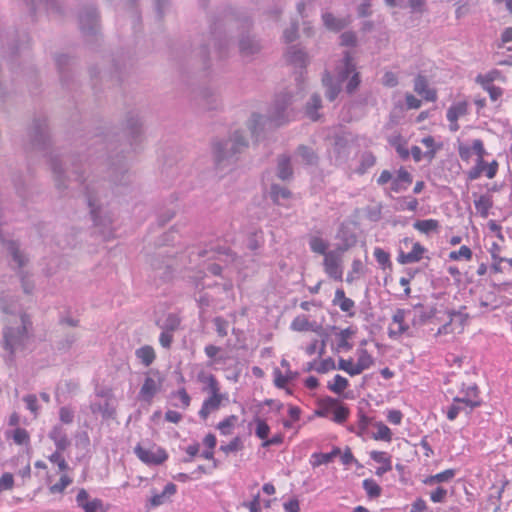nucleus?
<instances>
[{
    "instance_id": "f257e3e1",
    "label": "nucleus",
    "mask_w": 512,
    "mask_h": 512,
    "mask_svg": "<svg viewBox=\"0 0 512 512\" xmlns=\"http://www.w3.org/2000/svg\"><path fill=\"white\" fill-rule=\"evenodd\" d=\"M291 98L290 93L279 94L271 104L267 116L253 114L248 123L251 134L258 137L266 126L279 127L292 121L295 113L290 107Z\"/></svg>"
},
{
    "instance_id": "f03ea898",
    "label": "nucleus",
    "mask_w": 512,
    "mask_h": 512,
    "mask_svg": "<svg viewBox=\"0 0 512 512\" xmlns=\"http://www.w3.org/2000/svg\"><path fill=\"white\" fill-rule=\"evenodd\" d=\"M1 308L5 313L13 314L8 320L3 332L4 348L10 352H14L19 346L24 345L28 338V329L31 325L25 314H15L16 310H9L1 300Z\"/></svg>"
},
{
    "instance_id": "7ed1b4c3",
    "label": "nucleus",
    "mask_w": 512,
    "mask_h": 512,
    "mask_svg": "<svg viewBox=\"0 0 512 512\" xmlns=\"http://www.w3.org/2000/svg\"><path fill=\"white\" fill-rule=\"evenodd\" d=\"M247 147V140L241 131H235L225 140L216 141L213 144V154L217 165H225L234 161L236 155Z\"/></svg>"
},
{
    "instance_id": "20e7f679",
    "label": "nucleus",
    "mask_w": 512,
    "mask_h": 512,
    "mask_svg": "<svg viewBox=\"0 0 512 512\" xmlns=\"http://www.w3.org/2000/svg\"><path fill=\"white\" fill-rule=\"evenodd\" d=\"M343 61V67L338 70L336 76H327L323 79V84L326 88L325 96L331 102L338 97L342 90L343 82L347 80L350 73L355 70V64L349 52L344 53Z\"/></svg>"
},
{
    "instance_id": "39448f33",
    "label": "nucleus",
    "mask_w": 512,
    "mask_h": 512,
    "mask_svg": "<svg viewBox=\"0 0 512 512\" xmlns=\"http://www.w3.org/2000/svg\"><path fill=\"white\" fill-rule=\"evenodd\" d=\"M164 378L158 370H150L145 374L143 384L138 393V399L151 404L153 398L161 391Z\"/></svg>"
},
{
    "instance_id": "423d86ee",
    "label": "nucleus",
    "mask_w": 512,
    "mask_h": 512,
    "mask_svg": "<svg viewBox=\"0 0 512 512\" xmlns=\"http://www.w3.org/2000/svg\"><path fill=\"white\" fill-rule=\"evenodd\" d=\"M408 314H412V325L415 327L440 323L443 317L440 316L441 312L437 311L435 307H425L422 304H416L412 310H408Z\"/></svg>"
},
{
    "instance_id": "0eeeda50",
    "label": "nucleus",
    "mask_w": 512,
    "mask_h": 512,
    "mask_svg": "<svg viewBox=\"0 0 512 512\" xmlns=\"http://www.w3.org/2000/svg\"><path fill=\"white\" fill-rule=\"evenodd\" d=\"M325 247L322 244V254H324V268L326 274L335 281H342L343 268H342V252L330 251L324 253Z\"/></svg>"
},
{
    "instance_id": "6e6552de",
    "label": "nucleus",
    "mask_w": 512,
    "mask_h": 512,
    "mask_svg": "<svg viewBox=\"0 0 512 512\" xmlns=\"http://www.w3.org/2000/svg\"><path fill=\"white\" fill-rule=\"evenodd\" d=\"M134 453L143 463L147 465H160L168 458L166 451L158 446L145 448L141 445H137L134 448Z\"/></svg>"
},
{
    "instance_id": "1a4fd4ad",
    "label": "nucleus",
    "mask_w": 512,
    "mask_h": 512,
    "mask_svg": "<svg viewBox=\"0 0 512 512\" xmlns=\"http://www.w3.org/2000/svg\"><path fill=\"white\" fill-rule=\"evenodd\" d=\"M208 396L204 399L202 406L198 412L199 417L206 420L210 414L216 412L224 401H228V394L222 393L221 389L208 392Z\"/></svg>"
},
{
    "instance_id": "9d476101",
    "label": "nucleus",
    "mask_w": 512,
    "mask_h": 512,
    "mask_svg": "<svg viewBox=\"0 0 512 512\" xmlns=\"http://www.w3.org/2000/svg\"><path fill=\"white\" fill-rule=\"evenodd\" d=\"M348 408L339 404L332 398L322 399V417L331 416V420L336 423H343L348 416Z\"/></svg>"
},
{
    "instance_id": "9b49d317",
    "label": "nucleus",
    "mask_w": 512,
    "mask_h": 512,
    "mask_svg": "<svg viewBox=\"0 0 512 512\" xmlns=\"http://www.w3.org/2000/svg\"><path fill=\"white\" fill-rule=\"evenodd\" d=\"M177 486L174 483H168L165 485L161 492H157L155 489L151 490V497L149 499V505L152 508L158 507L170 501L171 497L176 493Z\"/></svg>"
},
{
    "instance_id": "f8f14e48",
    "label": "nucleus",
    "mask_w": 512,
    "mask_h": 512,
    "mask_svg": "<svg viewBox=\"0 0 512 512\" xmlns=\"http://www.w3.org/2000/svg\"><path fill=\"white\" fill-rule=\"evenodd\" d=\"M101 397L105 398L104 403H93L91 409L94 413H100L103 418H112L115 414L114 400L110 392H102Z\"/></svg>"
},
{
    "instance_id": "ddd939ff",
    "label": "nucleus",
    "mask_w": 512,
    "mask_h": 512,
    "mask_svg": "<svg viewBox=\"0 0 512 512\" xmlns=\"http://www.w3.org/2000/svg\"><path fill=\"white\" fill-rule=\"evenodd\" d=\"M82 31L94 32L98 24V15L94 7H89L79 17Z\"/></svg>"
},
{
    "instance_id": "4468645a",
    "label": "nucleus",
    "mask_w": 512,
    "mask_h": 512,
    "mask_svg": "<svg viewBox=\"0 0 512 512\" xmlns=\"http://www.w3.org/2000/svg\"><path fill=\"white\" fill-rule=\"evenodd\" d=\"M332 304L340 308L341 311L348 313L349 316L354 315L355 303L352 299L345 296L343 289H337Z\"/></svg>"
},
{
    "instance_id": "2eb2a0df",
    "label": "nucleus",
    "mask_w": 512,
    "mask_h": 512,
    "mask_svg": "<svg viewBox=\"0 0 512 512\" xmlns=\"http://www.w3.org/2000/svg\"><path fill=\"white\" fill-rule=\"evenodd\" d=\"M49 438L54 442L56 450H66L70 446L66 431L61 426H55L49 432Z\"/></svg>"
},
{
    "instance_id": "dca6fc26",
    "label": "nucleus",
    "mask_w": 512,
    "mask_h": 512,
    "mask_svg": "<svg viewBox=\"0 0 512 512\" xmlns=\"http://www.w3.org/2000/svg\"><path fill=\"white\" fill-rule=\"evenodd\" d=\"M201 258H207L208 260L216 259L222 262H227L229 259L235 261L234 256L226 248L212 247L210 250H204L198 254Z\"/></svg>"
},
{
    "instance_id": "f3484780",
    "label": "nucleus",
    "mask_w": 512,
    "mask_h": 512,
    "mask_svg": "<svg viewBox=\"0 0 512 512\" xmlns=\"http://www.w3.org/2000/svg\"><path fill=\"white\" fill-rule=\"evenodd\" d=\"M354 335V331L351 328H346L335 333L333 344L335 345L336 352L341 350H350L352 345L348 340Z\"/></svg>"
},
{
    "instance_id": "a211bd4d",
    "label": "nucleus",
    "mask_w": 512,
    "mask_h": 512,
    "mask_svg": "<svg viewBox=\"0 0 512 512\" xmlns=\"http://www.w3.org/2000/svg\"><path fill=\"white\" fill-rule=\"evenodd\" d=\"M425 248L418 242L413 244L412 251L409 253L400 252L398 262L401 264L415 263L421 260Z\"/></svg>"
},
{
    "instance_id": "6ab92c4d",
    "label": "nucleus",
    "mask_w": 512,
    "mask_h": 512,
    "mask_svg": "<svg viewBox=\"0 0 512 512\" xmlns=\"http://www.w3.org/2000/svg\"><path fill=\"white\" fill-rule=\"evenodd\" d=\"M0 246L2 249L6 250L13 258L14 262L18 267H22L25 263V257L19 251V248L15 242L5 241L0 235Z\"/></svg>"
},
{
    "instance_id": "aec40b11",
    "label": "nucleus",
    "mask_w": 512,
    "mask_h": 512,
    "mask_svg": "<svg viewBox=\"0 0 512 512\" xmlns=\"http://www.w3.org/2000/svg\"><path fill=\"white\" fill-rule=\"evenodd\" d=\"M322 18L324 21V25L327 27V29L333 32L341 31L350 23V19L348 17L338 18L330 13L323 15Z\"/></svg>"
},
{
    "instance_id": "412c9836",
    "label": "nucleus",
    "mask_w": 512,
    "mask_h": 512,
    "mask_svg": "<svg viewBox=\"0 0 512 512\" xmlns=\"http://www.w3.org/2000/svg\"><path fill=\"white\" fill-rule=\"evenodd\" d=\"M197 380L200 383L204 384L202 390L206 393L221 389L216 377L213 374L206 372L204 370L200 371L197 374Z\"/></svg>"
},
{
    "instance_id": "4be33fe9",
    "label": "nucleus",
    "mask_w": 512,
    "mask_h": 512,
    "mask_svg": "<svg viewBox=\"0 0 512 512\" xmlns=\"http://www.w3.org/2000/svg\"><path fill=\"white\" fill-rule=\"evenodd\" d=\"M319 326L316 321H309L305 315L297 316L291 323V329L294 331H314L317 332Z\"/></svg>"
},
{
    "instance_id": "5701e85b",
    "label": "nucleus",
    "mask_w": 512,
    "mask_h": 512,
    "mask_svg": "<svg viewBox=\"0 0 512 512\" xmlns=\"http://www.w3.org/2000/svg\"><path fill=\"white\" fill-rule=\"evenodd\" d=\"M270 196L276 204L287 205L292 195L287 188L281 187L279 185H272Z\"/></svg>"
},
{
    "instance_id": "b1692460",
    "label": "nucleus",
    "mask_w": 512,
    "mask_h": 512,
    "mask_svg": "<svg viewBox=\"0 0 512 512\" xmlns=\"http://www.w3.org/2000/svg\"><path fill=\"white\" fill-rule=\"evenodd\" d=\"M474 205L477 213H479L481 217L486 218L489 214V210L493 206V199L488 194L480 195L475 198Z\"/></svg>"
},
{
    "instance_id": "393cba45",
    "label": "nucleus",
    "mask_w": 512,
    "mask_h": 512,
    "mask_svg": "<svg viewBox=\"0 0 512 512\" xmlns=\"http://www.w3.org/2000/svg\"><path fill=\"white\" fill-rule=\"evenodd\" d=\"M135 356L146 367L150 366L156 358L153 347L149 345L136 349Z\"/></svg>"
},
{
    "instance_id": "a878e982",
    "label": "nucleus",
    "mask_w": 512,
    "mask_h": 512,
    "mask_svg": "<svg viewBox=\"0 0 512 512\" xmlns=\"http://www.w3.org/2000/svg\"><path fill=\"white\" fill-rule=\"evenodd\" d=\"M239 49L243 56H250L259 51L260 45L255 39L246 36L240 40Z\"/></svg>"
},
{
    "instance_id": "bb28decb",
    "label": "nucleus",
    "mask_w": 512,
    "mask_h": 512,
    "mask_svg": "<svg viewBox=\"0 0 512 512\" xmlns=\"http://www.w3.org/2000/svg\"><path fill=\"white\" fill-rule=\"evenodd\" d=\"M442 322V320L440 321ZM443 324L437 329L435 332V337L442 336V335H455L460 334L461 332H458L456 329V319L453 317H450L447 314V319L443 318Z\"/></svg>"
},
{
    "instance_id": "cd10ccee",
    "label": "nucleus",
    "mask_w": 512,
    "mask_h": 512,
    "mask_svg": "<svg viewBox=\"0 0 512 512\" xmlns=\"http://www.w3.org/2000/svg\"><path fill=\"white\" fill-rule=\"evenodd\" d=\"M358 360L355 364V371L361 374L364 370L368 369L373 364V358L366 349H358Z\"/></svg>"
},
{
    "instance_id": "c85d7f7f",
    "label": "nucleus",
    "mask_w": 512,
    "mask_h": 512,
    "mask_svg": "<svg viewBox=\"0 0 512 512\" xmlns=\"http://www.w3.org/2000/svg\"><path fill=\"white\" fill-rule=\"evenodd\" d=\"M88 205L90 207L91 215H92L95 225L96 226H101V225L105 226L106 222H102V220H101L102 208H101V203H99L98 199L94 196L89 195L88 196Z\"/></svg>"
},
{
    "instance_id": "c756f323",
    "label": "nucleus",
    "mask_w": 512,
    "mask_h": 512,
    "mask_svg": "<svg viewBox=\"0 0 512 512\" xmlns=\"http://www.w3.org/2000/svg\"><path fill=\"white\" fill-rule=\"evenodd\" d=\"M365 273V267L360 259H355L352 262L351 270L348 272L346 282L351 284L358 280Z\"/></svg>"
},
{
    "instance_id": "7c9ffc66",
    "label": "nucleus",
    "mask_w": 512,
    "mask_h": 512,
    "mask_svg": "<svg viewBox=\"0 0 512 512\" xmlns=\"http://www.w3.org/2000/svg\"><path fill=\"white\" fill-rule=\"evenodd\" d=\"M287 59L289 62L302 67L306 64V53L302 49L293 46L287 52Z\"/></svg>"
},
{
    "instance_id": "2f4dec72",
    "label": "nucleus",
    "mask_w": 512,
    "mask_h": 512,
    "mask_svg": "<svg viewBox=\"0 0 512 512\" xmlns=\"http://www.w3.org/2000/svg\"><path fill=\"white\" fill-rule=\"evenodd\" d=\"M277 171L278 177L282 180H287L292 176V167L288 156H282L279 159Z\"/></svg>"
},
{
    "instance_id": "473e14b6",
    "label": "nucleus",
    "mask_w": 512,
    "mask_h": 512,
    "mask_svg": "<svg viewBox=\"0 0 512 512\" xmlns=\"http://www.w3.org/2000/svg\"><path fill=\"white\" fill-rule=\"evenodd\" d=\"M455 476V470L454 469H447L443 472H440L436 475H431L427 477L424 480V483L427 485H431L434 483H442V482H448Z\"/></svg>"
},
{
    "instance_id": "72a5a7b5",
    "label": "nucleus",
    "mask_w": 512,
    "mask_h": 512,
    "mask_svg": "<svg viewBox=\"0 0 512 512\" xmlns=\"http://www.w3.org/2000/svg\"><path fill=\"white\" fill-rule=\"evenodd\" d=\"M319 107H320V99L317 94H314L311 97L310 102H308L306 105V109H305L306 116L313 121L318 120V118H319L318 108Z\"/></svg>"
},
{
    "instance_id": "f704fd0d",
    "label": "nucleus",
    "mask_w": 512,
    "mask_h": 512,
    "mask_svg": "<svg viewBox=\"0 0 512 512\" xmlns=\"http://www.w3.org/2000/svg\"><path fill=\"white\" fill-rule=\"evenodd\" d=\"M467 113V104L464 102L451 106L447 111V119L450 122H456L459 117Z\"/></svg>"
},
{
    "instance_id": "c9c22d12",
    "label": "nucleus",
    "mask_w": 512,
    "mask_h": 512,
    "mask_svg": "<svg viewBox=\"0 0 512 512\" xmlns=\"http://www.w3.org/2000/svg\"><path fill=\"white\" fill-rule=\"evenodd\" d=\"M161 330L174 332L180 325V318L176 314H168L163 322L158 321Z\"/></svg>"
},
{
    "instance_id": "e433bc0d",
    "label": "nucleus",
    "mask_w": 512,
    "mask_h": 512,
    "mask_svg": "<svg viewBox=\"0 0 512 512\" xmlns=\"http://www.w3.org/2000/svg\"><path fill=\"white\" fill-rule=\"evenodd\" d=\"M406 313H408V311H405L403 309H398L395 312L392 319H393L394 323L398 324V330L396 332L391 330L390 335H392V334L401 335L407 331L408 326H406L404 324Z\"/></svg>"
},
{
    "instance_id": "4c0bfd02",
    "label": "nucleus",
    "mask_w": 512,
    "mask_h": 512,
    "mask_svg": "<svg viewBox=\"0 0 512 512\" xmlns=\"http://www.w3.org/2000/svg\"><path fill=\"white\" fill-rule=\"evenodd\" d=\"M298 153L305 164L310 166L317 164L318 156L313 149L306 146H301L298 149Z\"/></svg>"
},
{
    "instance_id": "58836bf2",
    "label": "nucleus",
    "mask_w": 512,
    "mask_h": 512,
    "mask_svg": "<svg viewBox=\"0 0 512 512\" xmlns=\"http://www.w3.org/2000/svg\"><path fill=\"white\" fill-rule=\"evenodd\" d=\"M173 398L176 400L174 406L186 409L189 407L191 398L184 388H181L173 393Z\"/></svg>"
},
{
    "instance_id": "ea45409f",
    "label": "nucleus",
    "mask_w": 512,
    "mask_h": 512,
    "mask_svg": "<svg viewBox=\"0 0 512 512\" xmlns=\"http://www.w3.org/2000/svg\"><path fill=\"white\" fill-rule=\"evenodd\" d=\"M414 228L422 233H429L438 228L439 223L434 219L418 220L413 224Z\"/></svg>"
},
{
    "instance_id": "a19ab883",
    "label": "nucleus",
    "mask_w": 512,
    "mask_h": 512,
    "mask_svg": "<svg viewBox=\"0 0 512 512\" xmlns=\"http://www.w3.org/2000/svg\"><path fill=\"white\" fill-rule=\"evenodd\" d=\"M348 386V380L341 375H335L333 382H328L327 387L336 394L342 393Z\"/></svg>"
},
{
    "instance_id": "79ce46f5",
    "label": "nucleus",
    "mask_w": 512,
    "mask_h": 512,
    "mask_svg": "<svg viewBox=\"0 0 512 512\" xmlns=\"http://www.w3.org/2000/svg\"><path fill=\"white\" fill-rule=\"evenodd\" d=\"M348 78L349 79L346 84L345 91L347 94L352 95L358 90V88L360 86V83H361L360 74L355 69L354 72L350 73Z\"/></svg>"
},
{
    "instance_id": "37998d69",
    "label": "nucleus",
    "mask_w": 512,
    "mask_h": 512,
    "mask_svg": "<svg viewBox=\"0 0 512 512\" xmlns=\"http://www.w3.org/2000/svg\"><path fill=\"white\" fill-rule=\"evenodd\" d=\"M376 162L375 156L370 152H365L361 155V163L357 168L359 174H364L369 168H371Z\"/></svg>"
},
{
    "instance_id": "c03bdc74",
    "label": "nucleus",
    "mask_w": 512,
    "mask_h": 512,
    "mask_svg": "<svg viewBox=\"0 0 512 512\" xmlns=\"http://www.w3.org/2000/svg\"><path fill=\"white\" fill-rule=\"evenodd\" d=\"M35 10L42 7L47 11H53L57 8V0H25Z\"/></svg>"
},
{
    "instance_id": "a18cd8bd",
    "label": "nucleus",
    "mask_w": 512,
    "mask_h": 512,
    "mask_svg": "<svg viewBox=\"0 0 512 512\" xmlns=\"http://www.w3.org/2000/svg\"><path fill=\"white\" fill-rule=\"evenodd\" d=\"M237 421V417L235 415L228 416L221 422H219L217 428L219 429L222 435H229L232 432V429Z\"/></svg>"
},
{
    "instance_id": "49530a36",
    "label": "nucleus",
    "mask_w": 512,
    "mask_h": 512,
    "mask_svg": "<svg viewBox=\"0 0 512 512\" xmlns=\"http://www.w3.org/2000/svg\"><path fill=\"white\" fill-rule=\"evenodd\" d=\"M363 487L370 498H377L381 494L380 486L372 479H365Z\"/></svg>"
},
{
    "instance_id": "de8ad7c7",
    "label": "nucleus",
    "mask_w": 512,
    "mask_h": 512,
    "mask_svg": "<svg viewBox=\"0 0 512 512\" xmlns=\"http://www.w3.org/2000/svg\"><path fill=\"white\" fill-rule=\"evenodd\" d=\"M498 71H491L486 75H478L476 77V82L479 83L484 90H487V88L494 86L492 82L495 80L496 75H498Z\"/></svg>"
},
{
    "instance_id": "09e8293b",
    "label": "nucleus",
    "mask_w": 512,
    "mask_h": 512,
    "mask_svg": "<svg viewBox=\"0 0 512 512\" xmlns=\"http://www.w3.org/2000/svg\"><path fill=\"white\" fill-rule=\"evenodd\" d=\"M222 290L224 294L223 301L230 303L234 300V294H233V285L231 282H224L223 284L219 285L216 284L214 287V290Z\"/></svg>"
},
{
    "instance_id": "8fccbe9b",
    "label": "nucleus",
    "mask_w": 512,
    "mask_h": 512,
    "mask_svg": "<svg viewBox=\"0 0 512 512\" xmlns=\"http://www.w3.org/2000/svg\"><path fill=\"white\" fill-rule=\"evenodd\" d=\"M12 438L18 445H27L30 440L28 432L22 428H16L12 433Z\"/></svg>"
},
{
    "instance_id": "3c124183",
    "label": "nucleus",
    "mask_w": 512,
    "mask_h": 512,
    "mask_svg": "<svg viewBox=\"0 0 512 512\" xmlns=\"http://www.w3.org/2000/svg\"><path fill=\"white\" fill-rule=\"evenodd\" d=\"M447 313L450 317L456 319V329L458 332H462L468 320V315L459 311H449Z\"/></svg>"
},
{
    "instance_id": "603ef678",
    "label": "nucleus",
    "mask_w": 512,
    "mask_h": 512,
    "mask_svg": "<svg viewBox=\"0 0 512 512\" xmlns=\"http://www.w3.org/2000/svg\"><path fill=\"white\" fill-rule=\"evenodd\" d=\"M340 45L346 47H355L357 45V36L352 31L343 32L340 35Z\"/></svg>"
},
{
    "instance_id": "864d4df0",
    "label": "nucleus",
    "mask_w": 512,
    "mask_h": 512,
    "mask_svg": "<svg viewBox=\"0 0 512 512\" xmlns=\"http://www.w3.org/2000/svg\"><path fill=\"white\" fill-rule=\"evenodd\" d=\"M213 323L215 325L216 332L218 336L225 337L228 334L229 323L222 317H215L213 319Z\"/></svg>"
},
{
    "instance_id": "5fc2aeb1",
    "label": "nucleus",
    "mask_w": 512,
    "mask_h": 512,
    "mask_svg": "<svg viewBox=\"0 0 512 512\" xmlns=\"http://www.w3.org/2000/svg\"><path fill=\"white\" fill-rule=\"evenodd\" d=\"M390 143L395 147L397 153L402 159H407L409 157V150L405 146L404 143H402L401 137H395L390 141Z\"/></svg>"
},
{
    "instance_id": "6e6d98bb",
    "label": "nucleus",
    "mask_w": 512,
    "mask_h": 512,
    "mask_svg": "<svg viewBox=\"0 0 512 512\" xmlns=\"http://www.w3.org/2000/svg\"><path fill=\"white\" fill-rule=\"evenodd\" d=\"M269 432H270V427L268 426V424L259 418L256 419V430H255L256 436L259 437L260 439L266 440V438L269 435Z\"/></svg>"
},
{
    "instance_id": "4d7b16f0",
    "label": "nucleus",
    "mask_w": 512,
    "mask_h": 512,
    "mask_svg": "<svg viewBox=\"0 0 512 512\" xmlns=\"http://www.w3.org/2000/svg\"><path fill=\"white\" fill-rule=\"evenodd\" d=\"M486 167V162L484 159H477L476 165L468 172V179L475 180L480 177L482 172H484Z\"/></svg>"
},
{
    "instance_id": "13d9d810",
    "label": "nucleus",
    "mask_w": 512,
    "mask_h": 512,
    "mask_svg": "<svg viewBox=\"0 0 512 512\" xmlns=\"http://www.w3.org/2000/svg\"><path fill=\"white\" fill-rule=\"evenodd\" d=\"M14 487L13 474L6 472L0 477V493L3 491L11 490Z\"/></svg>"
},
{
    "instance_id": "bf43d9fd",
    "label": "nucleus",
    "mask_w": 512,
    "mask_h": 512,
    "mask_svg": "<svg viewBox=\"0 0 512 512\" xmlns=\"http://www.w3.org/2000/svg\"><path fill=\"white\" fill-rule=\"evenodd\" d=\"M472 251L468 246H461L458 251H452L449 255V258L452 260H459L461 258H465L467 260L471 259Z\"/></svg>"
},
{
    "instance_id": "052dcab7",
    "label": "nucleus",
    "mask_w": 512,
    "mask_h": 512,
    "mask_svg": "<svg viewBox=\"0 0 512 512\" xmlns=\"http://www.w3.org/2000/svg\"><path fill=\"white\" fill-rule=\"evenodd\" d=\"M373 437L376 440L390 441L391 440V431L386 425L379 423V424H377V432L374 434Z\"/></svg>"
},
{
    "instance_id": "680f3d73",
    "label": "nucleus",
    "mask_w": 512,
    "mask_h": 512,
    "mask_svg": "<svg viewBox=\"0 0 512 512\" xmlns=\"http://www.w3.org/2000/svg\"><path fill=\"white\" fill-rule=\"evenodd\" d=\"M71 482L72 480L68 476L63 475L61 476L59 482L50 487V491L52 493H61L71 484Z\"/></svg>"
},
{
    "instance_id": "e2e57ef3",
    "label": "nucleus",
    "mask_w": 512,
    "mask_h": 512,
    "mask_svg": "<svg viewBox=\"0 0 512 512\" xmlns=\"http://www.w3.org/2000/svg\"><path fill=\"white\" fill-rule=\"evenodd\" d=\"M63 451L62 450H56L50 457V462L56 464L59 468V470L64 471L68 468V464L61 455Z\"/></svg>"
},
{
    "instance_id": "0e129e2a",
    "label": "nucleus",
    "mask_w": 512,
    "mask_h": 512,
    "mask_svg": "<svg viewBox=\"0 0 512 512\" xmlns=\"http://www.w3.org/2000/svg\"><path fill=\"white\" fill-rule=\"evenodd\" d=\"M428 88L427 79L422 75H418L414 80V91L418 95H423Z\"/></svg>"
},
{
    "instance_id": "69168bd1",
    "label": "nucleus",
    "mask_w": 512,
    "mask_h": 512,
    "mask_svg": "<svg viewBox=\"0 0 512 512\" xmlns=\"http://www.w3.org/2000/svg\"><path fill=\"white\" fill-rule=\"evenodd\" d=\"M338 369L344 370L350 376L359 375L358 372H353L355 371V364L353 363L352 359H340L338 363Z\"/></svg>"
},
{
    "instance_id": "338daca9",
    "label": "nucleus",
    "mask_w": 512,
    "mask_h": 512,
    "mask_svg": "<svg viewBox=\"0 0 512 512\" xmlns=\"http://www.w3.org/2000/svg\"><path fill=\"white\" fill-rule=\"evenodd\" d=\"M273 376H274V383L276 385V387L278 388H285L287 383H288V379H287V376L285 373H283L279 368H275L273 370Z\"/></svg>"
},
{
    "instance_id": "774afa93",
    "label": "nucleus",
    "mask_w": 512,
    "mask_h": 512,
    "mask_svg": "<svg viewBox=\"0 0 512 512\" xmlns=\"http://www.w3.org/2000/svg\"><path fill=\"white\" fill-rule=\"evenodd\" d=\"M242 443L239 437H235L232 441H230L226 445H221L220 449L226 453L229 454L231 452H236L241 449Z\"/></svg>"
}]
</instances>
